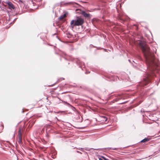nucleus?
Here are the masks:
<instances>
[{
  "label": "nucleus",
  "instance_id": "nucleus-1",
  "mask_svg": "<svg viewBox=\"0 0 160 160\" xmlns=\"http://www.w3.org/2000/svg\"><path fill=\"white\" fill-rule=\"evenodd\" d=\"M139 44L142 51L144 57L145 59L146 62L148 67V69L150 71L147 78L143 79V81L141 84L142 86L147 85L150 80V77L154 75L158 65V60L156 58L150 51V48L146 43L144 41H141Z\"/></svg>",
  "mask_w": 160,
  "mask_h": 160
},
{
  "label": "nucleus",
  "instance_id": "nucleus-2",
  "mask_svg": "<svg viewBox=\"0 0 160 160\" xmlns=\"http://www.w3.org/2000/svg\"><path fill=\"white\" fill-rule=\"evenodd\" d=\"M84 22V19L80 17H77L75 20H72L71 21L70 24L73 27L75 26H81Z\"/></svg>",
  "mask_w": 160,
  "mask_h": 160
},
{
  "label": "nucleus",
  "instance_id": "nucleus-3",
  "mask_svg": "<svg viewBox=\"0 0 160 160\" xmlns=\"http://www.w3.org/2000/svg\"><path fill=\"white\" fill-rule=\"evenodd\" d=\"M26 132L25 131H18V137L22 138H24L26 136Z\"/></svg>",
  "mask_w": 160,
  "mask_h": 160
},
{
  "label": "nucleus",
  "instance_id": "nucleus-4",
  "mask_svg": "<svg viewBox=\"0 0 160 160\" xmlns=\"http://www.w3.org/2000/svg\"><path fill=\"white\" fill-rule=\"evenodd\" d=\"M6 3L9 6V9L12 8L14 9L15 8L14 5L11 2L8 1L6 2Z\"/></svg>",
  "mask_w": 160,
  "mask_h": 160
},
{
  "label": "nucleus",
  "instance_id": "nucleus-5",
  "mask_svg": "<svg viewBox=\"0 0 160 160\" xmlns=\"http://www.w3.org/2000/svg\"><path fill=\"white\" fill-rule=\"evenodd\" d=\"M81 14L85 18H90V14L86 13L85 11H82Z\"/></svg>",
  "mask_w": 160,
  "mask_h": 160
},
{
  "label": "nucleus",
  "instance_id": "nucleus-6",
  "mask_svg": "<svg viewBox=\"0 0 160 160\" xmlns=\"http://www.w3.org/2000/svg\"><path fill=\"white\" fill-rule=\"evenodd\" d=\"M150 138H145L140 141V142L145 143L148 141H149L150 140Z\"/></svg>",
  "mask_w": 160,
  "mask_h": 160
},
{
  "label": "nucleus",
  "instance_id": "nucleus-7",
  "mask_svg": "<svg viewBox=\"0 0 160 160\" xmlns=\"http://www.w3.org/2000/svg\"><path fill=\"white\" fill-rule=\"evenodd\" d=\"M91 149H94V150H102V148L94 149L93 148H91L90 149H89L88 148H85V150L88 151H90Z\"/></svg>",
  "mask_w": 160,
  "mask_h": 160
},
{
  "label": "nucleus",
  "instance_id": "nucleus-8",
  "mask_svg": "<svg viewBox=\"0 0 160 160\" xmlns=\"http://www.w3.org/2000/svg\"><path fill=\"white\" fill-rule=\"evenodd\" d=\"M122 98V97L121 95H119L118 96V98H116L115 99H114V100H115V102H117V101H118L120 99H121Z\"/></svg>",
  "mask_w": 160,
  "mask_h": 160
},
{
  "label": "nucleus",
  "instance_id": "nucleus-9",
  "mask_svg": "<svg viewBox=\"0 0 160 160\" xmlns=\"http://www.w3.org/2000/svg\"><path fill=\"white\" fill-rule=\"evenodd\" d=\"M66 16V15L65 14H64L63 15H61V16L60 17H59V19H60V20H62V19L64 18Z\"/></svg>",
  "mask_w": 160,
  "mask_h": 160
},
{
  "label": "nucleus",
  "instance_id": "nucleus-10",
  "mask_svg": "<svg viewBox=\"0 0 160 160\" xmlns=\"http://www.w3.org/2000/svg\"><path fill=\"white\" fill-rule=\"evenodd\" d=\"M19 140L18 141V142H19L20 143H22V138H21L19 137Z\"/></svg>",
  "mask_w": 160,
  "mask_h": 160
},
{
  "label": "nucleus",
  "instance_id": "nucleus-11",
  "mask_svg": "<svg viewBox=\"0 0 160 160\" xmlns=\"http://www.w3.org/2000/svg\"><path fill=\"white\" fill-rule=\"evenodd\" d=\"M109 149L112 150H117L118 149V148H108Z\"/></svg>",
  "mask_w": 160,
  "mask_h": 160
},
{
  "label": "nucleus",
  "instance_id": "nucleus-12",
  "mask_svg": "<svg viewBox=\"0 0 160 160\" xmlns=\"http://www.w3.org/2000/svg\"><path fill=\"white\" fill-rule=\"evenodd\" d=\"M119 19L122 21H124L125 20L124 18H123V17H119Z\"/></svg>",
  "mask_w": 160,
  "mask_h": 160
},
{
  "label": "nucleus",
  "instance_id": "nucleus-13",
  "mask_svg": "<svg viewBox=\"0 0 160 160\" xmlns=\"http://www.w3.org/2000/svg\"><path fill=\"white\" fill-rule=\"evenodd\" d=\"M42 142L44 144H45L46 143V142L44 140H42Z\"/></svg>",
  "mask_w": 160,
  "mask_h": 160
},
{
  "label": "nucleus",
  "instance_id": "nucleus-14",
  "mask_svg": "<svg viewBox=\"0 0 160 160\" xmlns=\"http://www.w3.org/2000/svg\"><path fill=\"white\" fill-rule=\"evenodd\" d=\"M102 158L104 160H109L107 158L104 157H102Z\"/></svg>",
  "mask_w": 160,
  "mask_h": 160
},
{
  "label": "nucleus",
  "instance_id": "nucleus-15",
  "mask_svg": "<svg viewBox=\"0 0 160 160\" xmlns=\"http://www.w3.org/2000/svg\"><path fill=\"white\" fill-rule=\"evenodd\" d=\"M103 118H104V119L105 120V121H107L108 120V118L105 117H103Z\"/></svg>",
  "mask_w": 160,
  "mask_h": 160
},
{
  "label": "nucleus",
  "instance_id": "nucleus-16",
  "mask_svg": "<svg viewBox=\"0 0 160 160\" xmlns=\"http://www.w3.org/2000/svg\"><path fill=\"white\" fill-rule=\"evenodd\" d=\"M77 149H79L80 150L83 151V148H77Z\"/></svg>",
  "mask_w": 160,
  "mask_h": 160
},
{
  "label": "nucleus",
  "instance_id": "nucleus-17",
  "mask_svg": "<svg viewBox=\"0 0 160 160\" xmlns=\"http://www.w3.org/2000/svg\"><path fill=\"white\" fill-rule=\"evenodd\" d=\"M158 136H160V131L158 132Z\"/></svg>",
  "mask_w": 160,
  "mask_h": 160
},
{
  "label": "nucleus",
  "instance_id": "nucleus-18",
  "mask_svg": "<svg viewBox=\"0 0 160 160\" xmlns=\"http://www.w3.org/2000/svg\"><path fill=\"white\" fill-rule=\"evenodd\" d=\"M47 128H46V130H47V129H49V128L48 127H50V126L49 125H47Z\"/></svg>",
  "mask_w": 160,
  "mask_h": 160
},
{
  "label": "nucleus",
  "instance_id": "nucleus-19",
  "mask_svg": "<svg viewBox=\"0 0 160 160\" xmlns=\"http://www.w3.org/2000/svg\"><path fill=\"white\" fill-rule=\"evenodd\" d=\"M77 152L78 153H79L81 154H82V153L81 152H80V151H77Z\"/></svg>",
  "mask_w": 160,
  "mask_h": 160
},
{
  "label": "nucleus",
  "instance_id": "nucleus-20",
  "mask_svg": "<svg viewBox=\"0 0 160 160\" xmlns=\"http://www.w3.org/2000/svg\"><path fill=\"white\" fill-rule=\"evenodd\" d=\"M19 2H22V0H19Z\"/></svg>",
  "mask_w": 160,
  "mask_h": 160
},
{
  "label": "nucleus",
  "instance_id": "nucleus-21",
  "mask_svg": "<svg viewBox=\"0 0 160 160\" xmlns=\"http://www.w3.org/2000/svg\"><path fill=\"white\" fill-rule=\"evenodd\" d=\"M99 160H103V159H102V158H100L99 159Z\"/></svg>",
  "mask_w": 160,
  "mask_h": 160
},
{
  "label": "nucleus",
  "instance_id": "nucleus-22",
  "mask_svg": "<svg viewBox=\"0 0 160 160\" xmlns=\"http://www.w3.org/2000/svg\"><path fill=\"white\" fill-rule=\"evenodd\" d=\"M128 61L130 62V60H128Z\"/></svg>",
  "mask_w": 160,
  "mask_h": 160
},
{
  "label": "nucleus",
  "instance_id": "nucleus-23",
  "mask_svg": "<svg viewBox=\"0 0 160 160\" xmlns=\"http://www.w3.org/2000/svg\"><path fill=\"white\" fill-rule=\"evenodd\" d=\"M55 118L57 119V117H55Z\"/></svg>",
  "mask_w": 160,
  "mask_h": 160
},
{
  "label": "nucleus",
  "instance_id": "nucleus-24",
  "mask_svg": "<svg viewBox=\"0 0 160 160\" xmlns=\"http://www.w3.org/2000/svg\"><path fill=\"white\" fill-rule=\"evenodd\" d=\"M66 103H67L68 104H69V103H67V102Z\"/></svg>",
  "mask_w": 160,
  "mask_h": 160
},
{
  "label": "nucleus",
  "instance_id": "nucleus-25",
  "mask_svg": "<svg viewBox=\"0 0 160 160\" xmlns=\"http://www.w3.org/2000/svg\"><path fill=\"white\" fill-rule=\"evenodd\" d=\"M16 18H15V19H14V21H15V20H16Z\"/></svg>",
  "mask_w": 160,
  "mask_h": 160
},
{
  "label": "nucleus",
  "instance_id": "nucleus-26",
  "mask_svg": "<svg viewBox=\"0 0 160 160\" xmlns=\"http://www.w3.org/2000/svg\"><path fill=\"white\" fill-rule=\"evenodd\" d=\"M46 133H47V135H47V131H46Z\"/></svg>",
  "mask_w": 160,
  "mask_h": 160
},
{
  "label": "nucleus",
  "instance_id": "nucleus-27",
  "mask_svg": "<svg viewBox=\"0 0 160 160\" xmlns=\"http://www.w3.org/2000/svg\"><path fill=\"white\" fill-rule=\"evenodd\" d=\"M1 3V0H0V3Z\"/></svg>",
  "mask_w": 160,
  "mask_h": 160
}]
</instances>
